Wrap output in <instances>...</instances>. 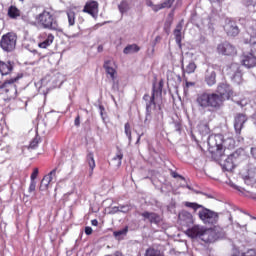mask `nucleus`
<instances>
[{
	"instance_id": "nucleus-2",
	"label": "nucleus",
	"mask_w": 256,
	"mask_h": 256,
	"mask_svg": "<svg viewBox=\"0 0 256 256\" xmlns=\"http://www.w3.org/2000/svg\"><path fill=\"white\" fill-rule=\"evenodd\" d=\"M208 151L212 156L214 161H219L225 157V151L228 149L229 145L233 143V139L227 138L223 134H211L208 139Z\"/></svg>"
},
{
	"instance_id": "nucleus-19",
	"label": "nucleus",
	"mask_w": 256,
	"mask_h": 256,
	"mask_svg": "<svg viewBox=\"0 0 256 256\" xmlns=\"http://www.w3.org/2000/svg\"><path fill=\"white\" fill-rule=\"evenodd\" d=\"M141 215L144 217V219H148L149 223L154 225H161L163 221V218L161 217V215L155 212L145 211Z\"/></svg>"
},
{
	"instance_id": "nucleus-55",
	"label": "nucleus",
	"mask_w": 256,
	"mask_h": 256,
	"mask_svg": "<svg viewBox=\"0 0 256 256\" xmlns=\"http://www.w3.org/2000/svg\"><path fill=\"white\" fill-rule=\"evenodd\" d=\"M2 153L9 154V153H11V149L10 148H4V149H2Z\"/></svg>"
},
{
	"instance_id": "nucleus-51",
	"label": "nucleus",
	"mask_w": 256,
	"mask_h": 256,
	"mask_svg": "<svg viewBox=\"0 0 256 256\" xmlns=\"http://www.w3.org/2000/svg\"><path fill=\"white\" fill-rule=\"evenodd\" d=\"M251 155L254 159H256V147L251 148Z\"/></svg>"
},
{
	"instance_id": "nucleus-5",
	"label": "nucleus",
	"mask_w": 256,
	"mask_h": 256,
	"mask_svg": "<svg viewBox=\"0 0 256 256\" xmlns=\"http://www.w3.org/2000/svg\"><path fill=\"white\" fill-rule=\"evenodd\" d=\"M38 23L42 25L43 29H50L52 31H59V22L51 12L44 10L36 16Z\"/></svg>"
},
{
	"instance_id": "nucleus-16",
	"label": "nucleus",
	"mask_w": 256,
	"mask_h": 256,
	"mask_svg": "<svg viewBox=\"0 0 256 256\" xmlns=\"http://www.w3.org/2000/svg\"><path fill=\"white\" fill-rule=\"evenodd\" d=\"M204 81L208 87H213L217 83V72L214 68H208L205 71Z\"/></svg>"
},
{
	"instance_id": "nucleus-7",
	"label": "nucleus",
	"mask_w": 256,
	"mask_h": 256,
	"mask_svg": "<svg viewBox=\"0 0 256 256\" xmlns=\"http://www.w3.org/2000/svg\"><path fill=\"white\" fill-rule=\"evenodd\" d=\"M198 217L205 225H217L219 221V213L205 208L204 206L199 210Z\"/></svg>"
},
{
	"instance_id": "nucleus-47",
	"label": "nucleus",
	"mask_w": 256,
	"mask_h": 256,
	"mask_svg": "<svg viewBox=\"0 0 256 256\" xmlns=\"http://www.w3.org/2000/svg\"><path fill=\"white\" fill-rule=\"evenodd\" d=\"M98 109L100 111V115H101L102 119H105L103 117V113H105V106L104 105H99Z\"/></svg>"
},
{
	"instance_id": "nucleus-23",
	"label": "nucleus",
	"mask_w": 256,
	"mask_h": 256,
	"mask_svg": "<svg viewBox=\"0 0 256 256\" xmlns=\"http://www.w3.org/2000/svg\"><path fill=\"white\" fill-rule=\"evenodd\" d=\"M15 67V63L11 61H0V73L1 75H10Z\"/></svg>"
},
{
	"instance_id": "nucleus-17",
	"label": "nucleus",
	"mask_w": 256,
	"mask_h": 256,
	"mask_svg": "<svg viewBox=\"0 0 256 256\" xmlns=\"http://www.w3.org/2000/svg\"><path fill=\"white\" fill-rule=\"evenodd\" d=\"M204 230L205 227L201 225H194L186 230V235L191 239H201V235H203Z\"/></svg>"
},
{
	"instance_id": "nucleus-43",
	"label": "nucleus",
	"mask_w": 256,
	"mask_h": 256,
	"mask_svg": "<svg viewBox=\"0 0 256 256\" xmlns=\"http://www.w3.org/2000/svg\"><path fill=\"white\" fill-rule=\"evenodd\" d=\"M120 209H119V206H114L111 208L110 210V215H115V213H119Z\"/></svg>"
},
{
	"instance_id": "nucleus-33",
	"label": "nucleus",
	"mask_w": 256,
	"mask_h": 256,
	"mask_svg": "<svg viewBox=\"0 0 256 256\" xmlns=\"http://www.w3.org/2000/svg\"><path fill=\"white\" fill-rule=\"evenodd\" d=\"M124 133L126 137H128L129 143H131V141H133V138L131 136V124H129V122L125 123L124 125Z\"/></svg>"
},
{
	"instance_id": "nucleus-53",
	"label": "nucleus",
	"mask_w": 256,
	"mask_h": 256,
	"mask_svg": "<svg viewBox=\"0 0 256 256\" xmlns=\"http://www.w3.org/2000/svg\"><path fill=\"white\" fill-rule=\"evenodd\" d=\"M91 225H93L94 227H97V225H99V221H97V219H94L91 221Z\"/></svg>"
},
{
	"instance_id": "nucleus-31",
	"label": "nucleus",
	"mask_w": 256,
	"mask_h": 256,
	"mask_svg": "<svg viewBox=\"0 0 256 256\" xmlns=\"http://www.w3.org/2000/svg\"><path fill=\"white\" fill-rule=\"evenodd\" d=\"M198 131L200 135H209L211 129H209V124L207 123H200L198 124Z\"/></svg>"
},
{
	"instance_id": "nucleus-30",
	"label": "nucleus",
	"mask_w": 256,
	"mask_h": 256,
	"mask_svg": "<svg viewBox=\"0 0 256 256\" xmlns=\"http://www.w3.org/2000/svg\"><path fill=\"white\" fill-rule=\"evenodd\" d=\"M123 161V152L121 150H118L116 155L112 158V164L114 167H121V163Z\"/></svg>"
},
{
	"instance_id": "nucleus-13",
	"label": "nucleus",
	"mask_w": 256,
	"mask_h": 256,
	"mask_svg": "<svg viewBox=\"0 0 256 256\" xmlns=\"http://www.w3.org/2000/svg\"><path fill=\"white\" fill-rule=\"evenodd\" d=\"M247 115L243 114V113H238L235 115L234 117V129L237 133V135H241V131L245 125V123H247Z\"/></svg>"
},
{
	"instance_id": "nucleus-3",
	"label": "nucleus",
	"mask_w": 256,
	"mask_h": 256,
	"mask_svg": "<svg viewBox=\"0 0 256 256\" xmlns=\"http://www.w3.org/2000/svg\"><path fill=\"white\" fill-rule=\"evenodd\" d=\"M165 85V82L163 80H160L158 83V86L156 83H153L152 86V94L150 96L149 101L146 102V116L144 120V124L149 125L151 121V113L153 109L157 108V102H155V97H162L163 96V86Z\"/></svg>"
},
{
	"instance_id": "nucleus-48",
	"label": "nucleus",
	"mask_w": 256,
	"mask_h": 256,
	"mask_svg": "<svg viewBox=\"0 0 256 256\" xmlns=\"http://www.w3.org/2000/svg\"><path fill=\"white\" fill-rule=\"evenodd\" d=\"M246 5L249 7V6H253L255 7L256 5V0H246Z\"/></svg>"
},
{
	"instance_id": "nucleus-4",
	"label": "nucleus",
	"mask_w": 256,
	"mask_h": 256,
	"mask_svg": "<svg viewBox=\"0 0 256 256\" xmlns=\"http://www.w3.org/2000/svg\"><path fill=\"white\" fill-rule=\"evenodd\" d=\"M244 43L250 45L251 52H244L242 55V65L247 69H253L256 66V55L253 54V49H256V37L251 36L249 39H245Z\"/></svg>"
},
{
	"instance_id": "nucleus-57",
	"label": "nucleus",
	"mask_w": 256,
	"mask_h": 256,
	"mask_svg": "<svg viewBox=\"0 0 256 256\" xmlns=\"http://www.w3.org/2000/svg\"><path fill=\"white\" fill-rule=\"evenodd\" d=\"M97 49H98V53H102V51H103V45H99Z\"/></svg>"
},
{
	"instance_id": "nucleus-56",
	"label": "nucleus",
	"mask_w": 256,
	"mask_h": 256,
	"mask_svg": "<svg viewBox=\"0 0 256 256\" xmlns=\"http://www.w3.org/2000/svg\"><path fill=\"white\" fill-rule=\"evenodd\" d=\"M231 186L233 187V189H236L237 191H241V187H239L235 184H232Z\"/></svg>"
},
{
	"instance_id": "nucleus-40",
	"label": "nucleus",
	"mask_w": 256,
	"mask_h": 256,
	"mask_svg": "<svg viewBox=\"0 0 256 256\" xmlns=\"http://www.w3.org/2000/svg\"><path fill=\"white\" fill-rule=\"evenodd\" d=\"M161 9H164L163 4H154V6H152V11H154V13L161 11Z\"/></svg>"
},
{
	"instance_id": "nucleus-28",
	"label": "nucleus",
	"mask_w": 256,
	"mask_h": 256,
	"mask_svg": "<svg viewBox=\"0 0 256 256\" xmlns=\"http://www.w3.org/2000/svg\"><path fill=\"white\" fill-rule=\"evenodd\" d=\"M183 30V24L179 23L177 24L175 30H174V37L176 44L181 47V31Z\"/></svg>"
},
{
	"instance_id": "nucleus-12",
	"label": "nucleus",
	"mask_w": 256,
	"mask_h": 256,
	"mask_svg": "<svg viewBox=\"0 0 256 256\" xmlns=\"http://www.w3.org/2000/svg\"><path fill=\"white\" fill-rule=\"evenodd\" d=\"M224 31L229 37H237L239 35V26H237V22L227 19L224 25Z\"/></svg>"
},
{
	"instance_id": "nucleus-8",
	"label": "nucleus",
	"mask_w": 256,
	"mask_h": 256,
	"mask_svg": "<svg viewBox=\"0 0 256 256\" xmlns=\"http://www.w3.org/2000/svg\"><path fill=\"white\" fill-rule=\"evenodd\" d=\"M17 46V34L13 32H9L4 34L0 40V47L3 51H7L8 53L13 51Z\"/></svg>"
},
{
	"instance_id": "nucleus-36",
	"label": "nucleus",
	"mask_w": 256,
	"mask_h": 256,
	"mask_svg": "<svg viewBox=\"0 0 256 256\" xmlns=\"http://www.w3.org/2000/svg\"><path fill=\"white\" fill-rule=\"evenodd\" d=\"M41 142V138L36 135L33 140L30 142V149H37L39 143Z\"/></svg>"
},
{
	"instance_id": "nucleus-45",
	"label": "nucleus",
	"mask_w": 256,
	"mask_h": 256,
	"mask_svg": "<svg viewBox=\"0 0 256 256\" xmlns=\"http://www.w3.org/2000/svg\"><path fill=\"white\" fill-rule=\"evenodd\" d=\"M112 81H113V84H112L113 91H119V82H116L115 79Z\"/></svg>"
},
{
	"instance_id": "nucleus-62",
	"label": "nucleus",
	"mask_w": 256,
	"mask_h": 256,
	"mask_svg": "<svg viewBox=\"0 0 256 256\" xmlns=\"http://www.w3.org/2000/svg\"><path fill=\"white\" fill-rule=\"evenodd\" d=\"M112 99H113V101H115V97L114 96H112Z\"/></svg>"
},
{
	"instance_id": "nucleus-39",
	"label": "nucleus",
	"mask_w": 256,
	"mask_h": 256,
	"mask_svg": "<svg viewBox=\"0 0 256 256\" xmlns=\"http://www.w3.org/2000/svg\"><path fill=\"white\" fill-rule=\"evenodd\" d=\"M37 187V181H30V186L28 188L29 193H33Z\"/></svg>"
},
{
	"instance_id": "nucleus-63",
	"label": "nucleus",
	"mask_w": 256,
	"mask_h": 256,
	"mask_svg": "<svg viewBox=\"0 0 256 256\" xmlns=\"http://www.w3.org/2000/svg\"><path fill=\"white\" fill-rule=\"evenodd\" d=\"M158 109H161V106H160V105H158Z\"/></svg>"
},
{
	"instance_id": "nucleus-42",
	"label": "nucleus",
	"mask_w": 256,
	"mask_h": 256,
	"mask_svg": "<svg viewBox=\"0 0 256 256\" xmlns=\"http://www.w3.org/2000/svg\"><path fill=\"white\" fill-rule=\"evenodd\" d=\"M119 207V212L120 213H127V211H129V206L128 205H120Z\"/></svg>"
},
{
	"instance_id": "nucleus-10",
	"label": "nucleus",
	"mask_w": 256,
	"mask_h": 256,
	"mask_svg": "<svg viewBox=\"0 0 256 256\" xmlns=\"http://www.w3.org/2000/svg\"><path fill=\"white\" fill-rule=\"evenodd\" d=\"M237 159H239V151L229 155L224 154L223 159H220V161H224L223 167L226 171H233V169H235V161H237Z\"/></svg>"
},
{
	"instance_id": "nucleus-21",
	"label": "nucleus",
	"mask_w": 256,
	"mask_h": 256,
	"mask_svg": "<svg viewBox=\"0 0 256 256\" xmlns=\"http://www.w3.org/2000/svg\"><path fill=\"white\" fill-rule=\"evenodd\" d=\"M242 179L246 185H255L256 183V168L248 169L246 175H242Z\"/></svg>"
},
{
	"instance_id": "nucleus-32",
	"label": "nucleus",
	"mask_w": 256,
	"mask_h": 256,
	"mask_svg": "<svg viewBox=\"0 0 256 256\" xmlns=\"http://www.w3.org/2000/svg\"><path fill=\"white\" fill-rule=\"evenodd\" d=\"M118 9L122 15L123 13H127V11H129V2H127V0H122L118 5Z\"/></svg>"
},
{
	"instance_id": "nucleus-50",
	"label": "nucleus",
	"mask_w": 256,
	"mask_h": 256,
	"mask_svg": "<svg viewBox=\"0 0 256 256\" xmlns=\"http://www.w3.org/2000/svg\"><path fill=\"white\" fill-rule=\"evenodd\" d=\"M175 131H181V124L179 122L174 123Z\"/></svg>"
},
{
	"instance_id": "nucleus-64",
	"label": "nucleus",
	"mask_w": 256,
	"mask_h": 256,
	"mask_svg": "<svg viewBox=\"0 0 256 256\" xmlns=\"http://www.w3.org/2000/svg\"><path fill=\"white\" fill-rule=\"evenodd\" d=\"M253 219H256L255 217H253Z\"/></svg>"
},
{
	"instance_id": "nucleus-24",
	"label": "nucleus",
	"mask_w": 256,
	"mask_h": 256,
	"mask_svg": "<svg viewBox=\"0 0 256 256\" xmlns=\"http://www.w3.org/2000/svg\"><path fill=\"white\" fill-rule=\"evenodd\" d=\"M103 67H104L107 75L110 76V79H112V81H115V79H116L115 75H117V70H115V68H113V61L106 60L103 64Z\"/></svg>"
},
{
	"instance_id": "nucleus-27",
	"label": "nucleus",
	"mask_w": 256,
	"mask_h": 256,
	"mask_svg": "<svg viewBox=\"0 0 256 256\" xmlns=\"http://www.w3.org/2000/svg\"><path fill=\"white\" fill-rule=\"evenodd\" d=\"M139 51H141V48L137 44H129L124 48L123 53L124 55H131L133 53H139Z\"/></svg>"
},
{
	"instance_id": "nucleus-1",
	"label": "nucleus",
	"mask_w": 256,
	"mask_h": 256,
	"mask_svg": "<svg viewBox=\"0 0 256 256\" xmlns=\"http://www.w3.org/2000/svg\"><path fill=\"white\" fill-rule=\"evenodd\" d=\"M233 97V88L227 83H221L217 87V93L204 92L198 95L196 103L201 109H210V111H219L225 101Z\"/></svg>"
},
{
	"instance_id": "nucleus-6",
	"label": "nucleus",
	"mask_w": 256,
	"mask_h": 256,
	"mask_svg": "<svg viewBox=\"0 0 256 256\" xmlns=\"http://www.w3.org/2000/svg\"><path fill=\"white\" fill-rule=\"evenodd\" d=\"M22 78L23 74H17L16 77L6 80L2 85H0V91H2V93H6L9 99H15V97H17V86L15 83Z\"/></svg>"
},
{
	"instance_id": "nucleus-34",
	"label": "nucleus",
	"mask_w": 256,
	"mask_h": 256,
	"mask_svg": "<svg viewBox=\"0 0 256 256\" xmlns=\"http://www.w3.org/2000/svg\"><path fill=\"white\" fill-rule=\"evenodd\" d=\"M67 17H68V23L70 27H73L75 25V19H76V14L74 11H68L67 12Z\"/></svg>"
},
{
	"instance_id": "nucleus-18",
	"label": "nucleus",
	"mask_w": 256,
	"mask_h": 256,
	"mask_svg": "<svg viewBox=\"0 0 256 256\" xmlns=\"http://www.w3.org/2000/svg\"><path fill=\"white\" fill-rule=\"evenodd\" d=\"M57 175V168H54L48 175H45L40 182V191H47L49 184L53 181V177Z\"/></svg>"
},
{
	"instance_id": "nucleus-58",
	"label": "nucleus",
	"mask_w": 256,
	"mask_h": 256,
	"mask_svg": "<svg viewBox=\"0 0 256 256\" xmlns=\"http://www.w3.org/2000/svg\"><path fill=\"white\" fill-rule=\"evenodd\" d=\"M114 256H123V253H121V252H119V251H116V252L114 253Z\"/></svg>"
},
{
	"instance_id": "nucleus-46",
	"label": "nucleus",
	"mask_w": 256,
	"mask_h": 256,
	"mask_svg": "<svg viewBox=\"0 0 256 256\" xmlns=\"http://www.w3.org/2000/svg\"><path fill=\"white\" fill-rule=\"evenodd\" d=\"M74 125L76 127H79V125H81V117L79 115L75 118Z\"/></svg>"
},
{
	"instance_id": "nucleus-54",
	"label": "nucleus",
	"mask_w": 256,
	"mask_h": 256,
	"mask_svg": "<svg viewBox=\"0 0 256 256\" xmlns=\"http://www.w3.org/2000/svg\"><path fill=\"white\" fill-rule=\"evenodd\" d=\"M149 99H151V96H149V94H145L143 96V100L146 101V103H147V101H149Z\"/></svg>"
},
{
	"instance_id": "nucleus-60",
	"label": "nucleus",
	"mask_w": 256,
	"mask_h": 256,
	"mask_svg": "<svg viewBox=\"0 0 256 256\" xmlns=\"http://www.w3.org/2000/svg\"><path fill=\"white\" fill-rule=\"evenodd\" d=\"M141 137H143V133L139 136V138H138V139H141Z\"/></svg>"
},
{
	"instance_id": "nucleus-15",
	"label": "nucleus",
	"mask_w": 256,
	"mask_h": 256,
	"mask_svg": "<svg viewBox=\"0 0 256 256\" xmlns=\"http://www.w3.org/2000/svg\"><path fill=\"white\" fill-rule=\"evenodd\" d=\"M200 239L204 243H215V241H217V232H215L213 229L204 228Z\"/></svg>"
},
{
	"instance_id": "nucleus-14",
	"label": "nucleus",
	"mask_w": 256,
	"mask_h": 256,
	"mask_svg": "<svg viewBox=\"0 0 256 256\" xmlns=\"http://www.w3.org/2000/svg\"><path fill=\"white\" fill-rule=\"evenodd\" d=\"M83 13H88V15L97 19V15H99V3L97 1L87 2L83 8Z\"/></svg>"
},
{
	"instance_id": "nucleus-11",
	"label": "nucleus",
	"mask_w": 256,
	"mask_h": 256,
	"mask_svg": "<svg viewBox=\"0 0 256 256\" xmlns=\"http://www.w3.org/2000/svg\"><path fill=\"white\" fill-rule=\"evenodd\" d=\"M217 51L219 55H235L237 53V49L228 41L222 42L218 44Z\"/></svg>"
},
{
	"instance_id": "nucleus-9",
	"label": "nucleus",
	"mask_w": 256,
	"mask_h": 256,
	"mask_svg": "<svg viewBox=\"0 0 256 256\" xmlns=\"http://www.w3.org/2000/svg\"><path fill=\"white\" fill-rule=\"evenodd\" d=\"M227 75L233 83H236V85H241V83H243V70L241 69L240 64L232 63L227 68Z\"/></svg>"
},
{
	"instance_id": "nucleus-37",
	"label": "nucleus",
	"mask_w": 256,
	"mask_h": 256,
	"mask_svg": "<svg viewBox=\"0 0 256 256\" xmlns=\"http://www.w3.org/2000/svg\"><path fill=\"white\" fill-rule=\"evenodd\" d=\"M128 232H129V227L126 226L121 230L114 231L113 235H114V237H121V235H127Z\"/></svg>"
},
{
	"instance_id": "nucleus-38",
	"label": "nucleus",
	"mask_w": 256,
	"mask_h": 256,
	"mask_svg": "<svg viewBox=\"0 0 256 256\" xmlns=\"http://www.w3.org/2000/svg\"><path fill=\"white\" fill-rule=\"evenodd\" d=\"M175 3V0H166L162 4L163 9H171L173 7V4Z\"/></svg>"
},
{
	"instance_id": "nucleus-59",
	"label": "nucleus",
	"mask_w": 256,
	"mask_h": 256,
	"mask_svg": "<svg viewBox=\"0 0 256 256\" xmlns=\"http://www.w3.org/2000/svg\"><path fill=\"white\" fill-rule=\"evenodd\" d=\"M158 39H161V37L157 36V37L155 38V41H157Z\"/></svg>"
},
{
	"instance_id": "nucleus-35",
	"label": "nucleus",
	"mask_w": 256,
	"mask_h": 256,
	"mask_svg": "<svg viewBox=\"0 0 256 256\" xmlns=\"http://www.w3.org/2000/svg\"><path fill=\"white\" fill-rule=\"evenodd\" d=\"M185 207H189L190 209L197 211V209H202L203 205L195 203V202H185Z\"/></svg>"
},
{
	"instance_id": "nucleus-61",
	"label": "nucleus",
	"mask_w": 256,
	"mask_h": 256,
	"mask_svg": "<svg viewBox=\"0 0 256 256\" xmlns=\"http://www.w3.org/2000/svg\"><path fill=\"white\" fill-rule=\"evenodd\" d=\"M253 199H256V194L253 196Z\"/></svg>"
},
{
	"instance_id": "nucleus-49",
	"label": "nucleus",
	"mask_w": 256,
	"mask_h": 256,
	"mask_svg": "<svg viewBox=\"0 0 256 256\" xmlns=\"http://www.w3.org/2000/svg\"><path fill=\"white\" fill-rule=\"evenodd\" d=\"M85 233L87 235H91L93 233V228H91L89 226L85 227Z\"/></svg>"
},
{
	"instance_id": "nucleus-29",
	"label": "nucleus",
	"mask_w": 256,
	"mask_h": 256,
	"mask_svg": "<svg viewBox=\"0 0 256 256\" xmlns=\"http://www.w3.org/2000/svg\"><path fill=\"white\" fill-rule=\"evenodd\" d=\"M8 17H10V19H17V17H21V10L16 6H10L8 8Z\"/></svg>"
},
{
	"instance_id": "nucleus-44",
	"label": "nucleus",
	"mask_w": 256,
	"mask_h": 256,
	"mask_svg": "<svg viewBox=\"0 0 256 256\" xmlns=\"http://www.w3.org/2000/svg\"><path fill=\"white\" fill-rule=\"evenodd\" d=\"M171 175H172V177H173L174 179L180 178V179H182V180H185V177L179 175V174H178L177 172H175V171H172V172H171Z\"/></svg>"
},
{
	"instance_id": "nucleus-25",
	"label": "nucleus",
	"mask_w": 256,
	"mask_h": 256,
	"mask_svg": "<svg viewBox=\"0 0 256 256\" xmlns=\"http://www.w3.org/2000/svg\"><path fill=\"white\" fill-rule=\"evenodd\" d=\"M86 162L88 166L90 167V175H93V171L95 170L96 164H95V155L93 152H88L86 155Z\"/></svg>"
},
{
	"instance_id": "nucleus-41",
	"label": "nucleus",
	"mask_w": 256,
	"mask_h": 256,
	"mask_svg": "<svg viewBox=\"0 0 256 256\" xmlns=\"http://www.w3.org/2000/svg\"><path fill=\"white\" fill-rule=\"evenodd\" d=\"M37 175H39V168H35L31 174V181H35V179H37Z\"/></svg>"
},
{
	"instance_id": "nucleus-20",
	"label": "nucleus",
	"mask_w": 256,
	"mask_h": 256,
	"mask_svg": "<svg viewBox=\"0 0 256 256\" xmlns=\"http://www.w3.org/2000/svg\"><path fill=\"white\" fill-rule=\"evenodd\" d=\"M40 39L43 40L38 44V47H40V49H47V47H50L53 41H55V36H53V34L43 33L40 35Z\"/></svg>"
},
{
	"instance_id": "nucleus-52",
	"label": "nucleus",
	"mask_w": 256,
	"mask_h": 256,
	"mask_svg": "<svg viewBox=\"0 0 256 256\" xmlns=\"http://www.w3.org/2000/svg\"><path fill=\"white\" fill-rule=\"evenodd\" d=\"M146 5H147V7H151L153 9V6L155 4H153V1H151V0H146Z\"/></svg>"
},
{
	"instance_id": "nucleus-22",
	"label": "nucleus",
	"mask_w": 256,
	"mask_h": 256,
	"mask_svg": "<svg viewBox=\"0 0 256 256\" xmlns=\"http://www.w3.org/2000/svg\"><path fill=\"white\" fill-rule=\"evenodd\" d=\"M178 219L181 225H186V227H189V225H193V215L190 212L183 210L179 213Z\"/></svg>"
},
{
	"instance_id": "nucleus-26",
	"label": "nucleus",
	"mask_w": 256,
	"mask_h": 256,
	"mask_svg": "<svg viewBox=\"0 0 256 256\" xmlns=\"http://www.w3.org/2000/svg\"><path fill=\"white\" fill-rule=\"evenodd\" d=\"M181 68H182V71H185V73H188V75H191V73H195V69H197V64H195V62L193 61H190L185 69V64L183 63V59H182Z\"/></svg>"
}]
</instances>
